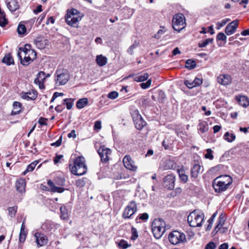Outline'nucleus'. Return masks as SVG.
<instances>
[{"instance_id": "obj_1", "label": "nucleus", "mask_w": 249, "mask_h": 249, "mask_svg": "<svg viewBox=\"0 0 249 249\" xmlns=\"http://www.w3.org/2000/svg\"><path fill=\"white\" fill-rule=\"evenodd\" d=\"M18 56L20 60L21 63L27 66L33 61L36 57V53L31 49V45L27 44L24 48H19Z\"/></svg>"}, {"instance_id": "obj_2", "label": "nucleus", "mask_w": 249, "mask_h": 249, "mask_svg": "<svg viewBox=\"0 0 249 249\" xmlns=\"http://www.w3.org/2000/svg\"><path fill=\"white\" fill-rule=\"evenodd\" d=\"M69 168L73 175L76 176L84 175L87 171L84 158L82 156L76 158L72 163H69Z\"/></svg>"}, {"instance_id": "obj_3", "label": "nucleus", "mask_w": 249, "mask_h": 249, "mask_svg": "<svg viewBox=\"0 0 249 249\" xmlns=\"http://www.w3.org/2000/svg\"><path fill=\"white\" fill-rule=\"evenodd\" d=\"M204 213L200 211L195 210L191 213L187 217V221L191 227H201L204 220Z\"/></svg>"}, {"instance_id": "obj_4", "label": "nucleus", "mask_w": 249, "mask_h": 249, "mask_svg": "<svg viewBox=\"0 0 249 249\" xmlns=\"http://www.w3.org/2000/svg\"><path fill=\"white\" fill-rule=\"evenodd\" d=\"M165 221L160 218L155 219L152 224V230L154 237L160 238L166 231Z\"/></svg>"}, {"instance_id": "obj_5", "label": "nucleus", "mask_w": 249, "mask_h": 249, "mask_svg": "<svg viewBox=\"0 0 249 249\" xmlns=\"http://www.w3.org/2000/svg\"><path fill=\"white\" fill-rule=\"evenodd\" d=\"M172 26L174 29L179 32L185 27V19L182 14L175 15L172 19Z\"/></svg>"}, {"instance_id": "obj_6", "label": "nucleus", "mask_w": 249, "mask_h": 249, "mask_svg": "<svg viewBox=\"0 0 249 249\" xmlns=\"http://www.w3.org/2000/svg\"><path fill=\"white\" fill-rule=\"evenodd\" d=\"M137 211V204L135 201L132 200L129 202L128 204L124 208L122 216L125 219L131 218Z\"/></svg>"}, {"instance_id": "obj_7", "label": "nucleus", "mask_w": 249, "mask_h": 249, "mask_svg": "<svg viewBox=\"0 0 249 249\" xmlns=\"http://www.w3.org/2000/svg\"><path fill=\"white\" fill-rule=\"evenodd\" d=\"M168 238L170 243L173 245H177L186 241L185 234L177 231L171 232Z\"/></svg>"}, {"instance_id": "obj_8", "label": "nucleus", "mask_w": 249, "mask_h": 249, "mask_svg": "<svg viewBox=\"0 0 249 249\" xmlns=\"http://www.w3.org/2000/svg\"><path fill=\"white\" fill-rule=\"evenodd\" d=\"M55 81L59 85L66 84L69 80L70 75L66 70H57L56 71Z\"/></svg>"}, {"instance_id": "obj_9", "label": "nucleus", "mask_w": 249, "mask_h": 249, "mask_svg": "<svg viewBox=\"0 0 249 249\" xmlns=\"http://www.w3.org/2000/svg\"><path fill=\"white\" fill-rule=\"evenodd\" d=\"M55 182H53L51 180H49L47 181L48 185L51 188V190L53 192H57L61 193L64 192V189L61 187H57L55 185V184L62 186L64 184L65 180L64 178H56L55 179Z\"/></svg>"}, {"instance_id": "obj_10", "label": "nucleus", "mask_w": 249, "mask_h": 249, "mask_svg": "<svg viewBox=\"0 0 249 249\" xmlns=\"http://www.w3.org/2000/svg\"><path fill=\"white\" fill-rule=\"evenodd\" d=\"M131 116L135 125V127L137 129L141 130L144 126H145L146 123L143 119L138 110H133L132 112Z\"/></svg>"}, {"instance_id": "obj_11", "label": "nucleus", "mask_w": 249, "mask_h": 249, "mask_svg": "<svg viewBox=\"0 0 249 249\" xmlns=\"http://www.w3.org/2000/svg\"><path fill=\"white\" fill-rule=\"evenodd\" d=\"M97 152L102 162L107 163L109 160V156L111 154V151L110 149L105 146H102L98 149Z\"/></svg>"}, {"instance_id": "obj_12", "label": "nucleus", "mask_w": 249, "mask_h": 249, "mask_svg": "<svg viewBox=\"0 0 249 249\" xmlns=\"http://www.w3.org/2000/svg\"><path fill=\"white\" fill-rule=\"evenodd\" d=\"M175 176L173 175H167L163 181L164 187L168 189L172 190L175 187Z\"/></svg>"}, {"instance_id": "obj_13", "label": "nucleus", "mask_w": 249, "mask_h": 249, "mask_svg": "<svg viewBox=\"0 0 249 249\" xmlns=\"http://www.w3.org/2000/svg\"><path fill=\"white\" fill-rule=\"evenodd\" d=\"M123 163L125 167L128 170L135 171L137 169V166L129 156H125L124 158Z\"/></svg>"}, {"instance_id": "obj_14", "label": "nucleus", "mask_w": 249, "mask_h": 249, "mask_svg": "<svg viewBox=\"0 0 249 249\" xmlns=\"http://www.w3.org/2000/svg\"><path fill=\"white\" fill-rule=\"evenodd\" d=\"M36 243L38 247H42L47 244L48 239L47 237L43 233L36 232L35 234Z\"/></svg>"}, {"instance_id": "obj_15", "label": "nucleus", "mask_w": 249, "mask_h": 249, "mask_svg": "<svg viewBox=\"0 0 249 249\" xmlns=\"http://www.w3.org/2000/svg\"><path fill=\"white\" fill-rule=\"evenodd\" d=\"M238 25V20H235L228 24L225 28V32L228 35L233 34L236 30Z\"/></svg>"}, {"instance_id": "obj_16", "label": "nucleus", "mask_w": 249, "mask_h": 249, "mask_svg": "<svg viewBox=\"0 0 249 249\" xmlns=\"http://www.w3.org/2000/svg\"><path fill=\"white\" fill-rule=\"evenodd\" d=\"M45 79L46 77L45 72L41 71L38 73L37 77L34 80V83L35 84L38 85L39 88L40 89H43L45 88L44 82Z\"/></svg>"}, {"instance_id": "obj_17", "label": "nucleus", "mask_w": 249, "mask_h": 249, "mask_svg": "<svg viewBox=\"0 0 249 249\" xmlns=\"http://www.w3.org/2000/svg\"><path fill=\"white\" fill-rule=\"evenodd\" d=\"M218 83L224 86L230 84L231 83L232 79L229 74H220L217 78Z\"/></svg>"}, {"instance_id": "obj_18", "label": "nucleus", "mask_w": 249, "mask_h": 249, "mask_svg": "<svg viewBox=\"0 0 249 249\" xmlns=\"http://www.w3.org/2000/svg\"><path fill=\"white\" fill-rule=\"evenodd\" d=\"M213 187L216 192H221L228 189L229 186L224 183L222 184L220 181L214 179L213 183Z\"/></svg>"}, {"instance_id": "obj_19", "label": "nucleus", "mask_w": 249, "mask_h": 249, "mask_svg": "<svg viewBox=\"0 0 249 249\" xmlns=\"http://www.w3.org/2000/svg\"><path fill=\"white\" fill-rule=\"evenodd\" d=\"M65 18L66 22L68 25L75 26L77 22L81 19V17L70 16L69 14H67Z\"/></svg>"}, {"instance_id": "obj_20", "label": "nucleus", "mask_w": 249, "mask_h": 249, "mask_svg": "<svg viewBox=\"0 0 249 249\" xmlns=\"http://www.w3.org/2000/svg\"><path fill=\"white\" fill-rule=\"evenodd\" d=\"M48 41L42 37H38L34 40L36 47L39 49H43L48 45Z\"/></svg>"}, {"instance_id": "obj_21", "label": "nucleus", "mask_w": 249, "mask_h": 249, "mask_svg": "<svg viewBox=\"0 0 249 249\" xmlns=\"http://www.w3.org/2000/svg\"><path fill=\"white\" fill-rule=\"evenodd\" d=\"M6 5L11 12H15L19 8V4L18 0H6Z\"/></svg>"}, {"instance_id": "obj_22", "label": "nucleus", "mask_w": 249, "mask_h": 249, "mask_svg": "<svg viewBox=\"0 0 249 249\" xmlns=\"http://www.w3.org/2000/svg\"><path fill=\"white\" fill-rule=\"evenodd\" d=\"M216 179L220 181L223 184L224 183L228 186H230L232 182V178L228 175H224L219 176L215 178Z\"/></svg>"}, {"instance_id": "obj_23", "label": "nucleus", "mask_w": 249, "mask_h": 249, "mask_svg": "<svg viewBox=\"0 0 249 249\" xmlns=\"http://www.w3.org/2000/svg\"><path fill=\"white\" fill-rule=\"evenodd\" d=\"M235 99L239 104L243 107H246L249 105V99L245 96H240L239 97L236 96Z\"/></svg>"}, {"instance_id": "obj_24", "label": "nucleus", "mask_w": 249, "mask_h": 249, "mask_svg": "<svg viewBox=\"0 0 249 249\" xmlns=\"http://www.w3.org/2000/svg\"><path fill=\"white\" fill-rule=\"evenodd\" d=\"M13 109L11 112V115H15L19 114L21 111L22 105L20 103L15 101L13 104Z\"/></svg>"}, {"instance_id": "obj_25", "label": "nucleus", "mask_w": 249, "mask_h": 249, "mask_svg": "<svg viewBox=\"0 0 249 249\" xmlns=\"http://www.w3.org/2000/svg\"><path fill=\"white\" fill-rule=\"evenodd\" d=\"M200 168V166L198 164H195L191 169V177L196 178L199 175Z\"/></svg>"}, {"instance_id": "obj_26", "label": "nucleus", "mask_w": 249, "mask_h": 249, "mask_svg": "<svg viewBox=\"0 0 249 249\" xmlns=\"http://www.w3.org/2000/svg\"><path fill=\"white\" fill-rule=\"evenodd\" d=\"M107 58L103 55H97L96 61L97 64L100 67H102L106 65L107 63Z\"/></svg>"}, {"instance_id": "obj_27", "label": "nucleus", "mask_w": 249, "mask_h": 249, "mask_svg": "<svg viewBox=\"0 0 249 249\" xmlns=\"http://www.w3.org/2000/svg\"><path fill=\"white\" fill-rule=\"evenodd\" d=\"M37 96V93L36 91H33L32 92H29L25 93L22 96V98L24 99H31L35 100Z\"/></svg>"}, {"instance_id": "obj_28", "label": "nucleus", "mask_w": 249, "mask_h": 249, "mask_svg": "<svg viewBox=\"0 0 249 249\" xmlns=\"http://www.w3.org/2000/svg\"><path fill=\"white\" fill-rule=\"evenodd\" d=\"M16 187L18 192L22 193L25 191V181L23 179H20L16 182Z\"/></svg>"}, {"instance_id": "obj_29", "label": "nucleus", "mask_w": 249, "mask_h": 249, "mask_svg": "<svg viewBox=\"0 0 249 249\" xmlns=\"http://www.w3.org/2000/svg\"><path fill=\"white\" fill-rule=\"evenodd\" d=\"M176 167L175 163L171 160H167L163 163L162 168L163 170L173 169Z\"/></svg>"}, {"instance_id": "obj_30", "label": "nucleus", "mask_w": 249, "mask_h": 249, "mask_svg": "<svg viewBox=\"0 0 249 249\" xmlns=\"http://www.w3.org/2000/svg\"><path fill=\"white\" fill-rule=\"evenodd\" d=\"M209 129L208 124L206 122H202L199 123L198 125V130L201 133H205Z\"/></svg>"}, {"instance_id": "obj_31", "label": "nucleus", "mask_w": 249, "mask_h": 249, "mask_svg": "<svg viewBox=\"0 0 249 249\" xmlns=\"http://www.w3.org/2000/svg\"><path fill=\"white\" fill-rule=\"evenodd\" d=\"M225 221V219L224 216L222 214H221L218 218V223L217 224L216 227L214 228V231H215V232H217L218 231L220 228L224 224Z\"/></svg>"}, {"instance_id": "obj_32", "label": "nucleus", "mask_w": 249, "mask_h": 249, "mask_svg": "<svg viewBox=\"0 0 249 249\" xmlns=\"http://www.w3.org/2000/svg\"><path fill=\"white\" fill-rule=\"evenodd\" d=\"M88 103V99L84 98L79 99L76 103V107L78 108L81 109L87 105Z\"/></svg>"}, {"instance_id": "obj_33", "label": "nucleus", "mask_w": 249, "mask_h": 249, "mask_svg": "<svg viewBox=\"0 0 249 249\" xmlns=\"http://www.w3.org/2000/svg\"><path fill=\"white\" fill-rule=\"evenodd\" d=\"M2 62L7 64V65H10L14 63V59L12 58L11 54L8 53L5 55L2 60Z\"/></svg>"}, {"instance_id": "obj_34", "label": "nucleus", "mask_w": 249, "mask_h": 249, "mask_svg": "<svg viewBox=\"0 0 249 249\" xmlns=\"http://www.w3.org/2000/svg\"><path fill=\"white\" fill-rule=\"evenodd\" d=\"M236 136L233 133L227 132L224 135V139L229 142H231L235 140Z\"/></svg>"}, {"instance_id": "obj_35", "label": "nucleus", "mask_w": 249, "mask_h": 249, "mask_svg": "<svg viewBox=\"0 0 249 249\" xmlns=\"http://www.w3.org/2000/svg\"><path fill=\"white\" fill-rule=\"evenodd\" d=\"M196 67V62L192 59H188L186 61L185 68L189 70H192Z\"/></svg>"}, {"instance_id": "obj_36", "label": "nucleus", "mask_w": 249, "mask_h": 249, "mask_svg": "<svg viewBox=\"0 0 249 249\" xmlns=\"http://www.w3.org/2000/svg\"><path fill=\"white\" fill-rule=\"evenodd\" d=\"M178 173L181 181L186 183L188 179V176L185 173V171L182 169L178 170Z\"/></svg>"}, {"instance_id": "obj_37", "label": "nucleus", "mask_w": 249, "mask_h": 249, "mask_svg": "<svg viewBox=\"0 0 249 249\" xmlns=\"http://www.w3.org/2000/svg\"><path fill=\"white\" fill-rule=\"evenodd\" d=\"M61 212V218L63 220L67 219L69 216L68 211L65 206H62L60 208Z\"/></svg>"}, {"instance_id": "obj_38", "label": "nucleus", "mask_w": 249, "mask_h": 249, "mask_svg": "<svg viewBox=\"0 0 249 249\" xmlns=\"http://www.w3.org/2000/svg\"><path fill=\"white\" fill-rule=\"evenodd\" d=\"M26 28L24 24L22 22H20L17 28V32L19 35H24L26 32Z\"/></svg>"}, {"instance_id": "obj_39", "label": "nucleus", "mask_w": 249, "mask_h": 249, "mask_svg": "<svg viewBox=\"0 0 249 249\" xmlns=\"http://www.w3.org/2000/svg\"><path fill=\"white\" fill-rule=\"evenodd\" d=\"M149 77V75L147 73H145L143 74H142L140 75L136 76L134 78L135 81L137 82H143L145 80H146Z\"/></svg>"}, {"instance_id": "obj_40", "label": "nucleus", "mask_w": 249, "mask_h": 249, "mask_svg": "<svg viewBox=\"0 0 249 249\" xmlns=\"http://www.w3.org/2000/svg\"><path fill=\"white\" fill-rule=\"evenodd\" d=\"M213 41L212 38H207L204 40H201L198 43V46L199 48L205 47L208 44L212 43Z\"/></svg>"}, {"instance_id": "obj_41", "label": "nucleus", "mask_w": 249, "mask_h": 249, "mask_svg": "<svg viewBox=\"0 0 249 249\" xmlns=\"http://www.w3.org/2000/svg\"><path fill=\"white\" fill-rule=\"evenodd\" d=\"M36 164V161H35L29 164L26 169L23 172V175H25L28 172L32 171L35 169Z\"/></svg>"}, {"instance_id": "obj_42", "label": "nucleus", "mask_w": 249, "mask_h": 249, "mask_svg": "<svg viewBox=\"0 0 249 249\" xmlns=\"http://www.w3.org/2000/svg\"><path fill=\"white\" fill-rule=\"evenodd\" d=\"M63 101L64 104L66 105L68 109H71L72 108L74 100L71 98H67L64 99Z\"/></svg>"}, {"instance_id": "obj_43", "label": "nucleus", "mask_w": 249, "mask_h": 249, "mask_svg": "<svg viewBox=\"0 0 249 249\" xmlns=\"http://www.w3.org/2000/svg\"><path fill=\"white\" fill-rule=\"evenodd\" d=\"M27 231H20L19 237V241L20 243H23L26 238Z\"/></svg>"}, {"instance_id": "obj_44", "label": "nucleus", "mask_w": 249, "mask_h": 249, "mask_svg": "<svg viewBox=\"0 0 249 249\" xmlns=\"http://www.w3.org/2000/svg\"><path fill=\"white\" fill-rule=\"evenodd\" d=\"M6 23L7 20L5 18L4 13L0 11V26H4Z\"/></svg>"}, {"instance_id": "obj_45", "label": "nucleus", "mask_w": 249, "mask_h": 249, "mask_svg": "<svg viewBox=\"0 0 249 249\" xmlns=\"http://www.w3.org/2000/svg\"><path fill=\"white\" fill-rule=\"evenodd\" d=\"M139 43L135 41L134 43L127 50V53L130 54V55H132L133 54L134 49L136 48Z\"/></svg>"}, {"instance_id": "obj_46", "label": "nucleus", "mask_w": 249, "mask_h": 249, "mask_svg": "<svg viewBox=\"0 0 249 249\" xmlns=\"http://www.w3.org/2000/svg\"><path fill=\"white\" fill-rule=\"evenodd\" d=\"M149 218V215L147 213H143L142 214H139V215L136 219V221L138 222V219H141L143 221H146Z\"/></svg>"}, {"instance_id": "obj_47", "label": "nucleus", "mask_w": 249, "mask_h": 249, "mask_svg": "<svg viewBox=\"0 0 249 249\" xmlns=\"http://www.w3.org/2000/svg\"><path fill=\"white\" fill-rule=\"evenodd\" d=\"M131 233L132 236L131 237V239L132 240H135L138 237V234L137 229L134 227H132Z\"/></svg>"}, {"instance_id": "obj_48", "label": "nucleus", "mask_w": 249, "mask_h": 249, "mask_svg": "<svg viewBox=\"0 0 249 249\" xmlns=\"http://www.w3.org/2000/svg\"><path fill=\"white\" fill-rule=\"evenodd\" d=\"M205 158L211 160L213 159V151L211 149L208 148L206 150V153L205 155Z\"/></svg>"}, {"instance_id": "obj_49", "label": "nucleus", "mask_w": 249, "mask_h": 249, "mask_svg": "<svg viewBox=\"0 0 249 249\" xmlns=\"http://www.w3.org/2000/svg\"><path fill=\"white\" fill-rule=\"evenodd\" d=\"M152 81L151 79H148L146 83H142L140 84V87L142 89H146L148 88L151 84Z\"/></svg>"}, {"instance_id": "obj_50", "label": "nucleus", "mask_w": 249, "mask_h": 249, "mask_svg": "<svg viewBox=\"0 0 249 249\" xmlns=\"http://www.w3.org/2000/svg\"><path fill=\"white\" fill-rule=\"evenodd\" d=\"M230 20V19H225L222 20L221 22H217V27L216 29L217 30H219L222 27L224 26Z\"/></svg>"}, {"instance_id": "obj_51", "label": "nucleus", "mask_w": 249, "mask_h": 249, "mask_svg": "<svg viewBox=\"0 0 249 249\" xmlns=\"http://www.w3.org/2000/svg\"><path fill=\"white\" fill-rule=\"evenodd\" d=\"M17 208L16 207H9L8 208L9 215H10L11 217L14 216L17 212Z\"/></svg>"}, {"instance_id": "obj_52", "label": "nucleus", "mask_w": 249, "mask_h": 249, "mask_svg": "<svg viewBox=\"0 0 249 249\" xmlns=\"http://www.w3.org/2000/svg\"><path fill=\"white\" fill-rule=\"evenodd\" d=\"M216 247V244L213 242L211 241L206 245L205 249H215Z\"/></svg>"}, {"instance_id": "obj_53", "label": "nucleus", "mask_w": 249, "mask_h": 249, "mask_svg": "<svg viewBox=\"0 0 249 249\" xmlns=\"http://www.w3.org/2000/svg\"><path fill=\"white\" fill-rule=\"evenodd\" d=\"M118 93L117 91H113L108 93L107 97L111 99H115L118 97Z\"/></svg>"}, {"instance_id": "obj_54", "label": "nucleus", "mask_w": 249, "mask_h": 249, "mask_svg": "<svg viewBox=\"0 0 249 249\" xmlns=\"http://www.w3.org/2000/svg\"><path fill=\"white\" fill-rule=\"evenodd\" d=\"M217 39L222 41H226L227 36L223 33H219L217 35Z\"/></svg>"}, {"instance_id": "obj_55", "label": "nucleus", "mask_w": 249, "mask_h": 249, "mask_svg": "<svg viewBox=\"0 0 249 249\" xmlns=\"http://www.w3.org/2000/svg\"><path fill=\"white\" fill-rule=\"evenodd\" d=\"M79 13V12L76 9H72L71 10V11H68L67 14H69L70 16H72L74 17H78L77 16V14Z\"/></svg>"}, {"instance_id": "obj_56", "label": "nucleus", "mask_w": 249, "mask_h": 249, "mask_svg": "<svg viewBox=\"0 0 249 249\" xmlns=\"http://www.w3.org/2000/svg\"><path fill=\"white\" fill-rule=\"evenodd\" d=\"M186 86L189 89H192L195 87V85H194V82L191 81L189 80H186L184 82Z\"/></svg>"}, {"instance_id": "obj_57", "label": "nucleus", "mask_w": 249, "mask_h": 249, "mask_svg": "<svg viewBox=\"0 0 249 249\" xmlns=\"http://www.w3.org/2000/svg\"><path fill=\"white\" fill-rule=\"evenodd\" d=\"M164 28L162 27V29H160L158 31L157 33L155 35V37L156 38H160L161 35L165 33V30H164Z\"/></svg>"}, {"instance_id": "obj_58", "label": "nucleus", "mask_w": 249, "mask_h": 249, "mask_svg": "<svg viewBox=\"0 0 249 249\" xmlns=\"http://www.w3.org/2000/svg\"><path fill=\"white\" fill-rule=\"evenodd\" d=\"M193 82L194 84V85H195V87H196L200 85L202 83V80L201 79L196 78Z\"/></svg>"}, {"instance_id": "obj_59", "label": "nucleus", "mask_w": 249, "mask_h": 249, "mask_svg": "<svg viewBox=\"0 0 249 249\" xmlns=\"http://www.w3.org/2000/svg\"><path fill=\"white\" fill-rule=\"evenodd\" d=\"M85 182L83 180L79 179L76 180V184L79 187H83L85 186Z\"/></svg>"}, {"instance_id": "obj_60", "label": "nucleus", "mask_w": 249, "mask_h": 249, "mask_svg": "<svg viewBox=\"0 0 249 249\" xmlns=\"http://www.w3.org/2000/svg\"><path fill=\"white\" fill-rule=\"evenodd\" d=\"M63 157L62 155H56V156L53 159V161L54 164H57L59 162V160L61 159Z\"/></svg>"}, {"instance_id": "obj_61", "label": "nucleus", "mask_w": 249, "mask_h": 249, "mask_svg": "<svg viewBox=\"0 0 249 249\" xmlns=\"http://www.w3.org/2000/svg\"><path fill=\"white\" fill-rule=\"evenodd\" d=\"M94 128L95 130H99L101 128V122L100 121H97L95 122Z\"/></svg>"}, {"instance_id": "obj_62", "label": "nucleus", "mask_w": 249, "mask_h": 249, "mask_svg": "<svg viewBox=\"0 0 249 249\" xmlns=\"http://www.w3.org/2000/svg\"><path fill=\"white\" fill-rule=\"evenodd\" d=\"M46 13L41 14L37 19L38 24H40L46 17Z\"/></svg>"}, {"instance_id": "obj_63", "label": "nucleus", "mask_w": 249, "mask_h": 249, "mask_svg": "<svg viewBox=\"0 0 249 249\" xmlns=\"http://www.w3.org/2000/svg\"><path fill=\"white\" fill-rule=\"evenodd\" d=\"M46 120L47 119L46 118L41 117L39 118L38 120V123L41 125H47L46 123Z\"/></svg>"}, {"instance_id": "obj_64", "label": "nucleus", "mask_w": 249, "mask_h": 249, "mask_svg": "<svg viewBox=\"0 0 249 249\" xmlns=\"http://www.w3.org/2000/svg\"><path fill=\"white\" fill-rule=\"evenodd\" d=\"M119 246L122 247L123 249H126L128 247V244L125 242V241L123 240L120 242Z\"/></svg>"}]
</instances>
